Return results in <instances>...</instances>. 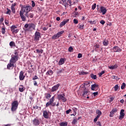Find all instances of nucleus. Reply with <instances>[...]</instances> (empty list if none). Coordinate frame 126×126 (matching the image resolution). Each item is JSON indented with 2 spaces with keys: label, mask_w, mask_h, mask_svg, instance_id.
Listing matches in <instances>:
<instances>
[{
  "label": "nucleus",
  "mask_w": 126,
  "mask_h": 126,
  "mask_svg": "<svg viewBox=\"0 0 126 126\" xmlns=\"http://www.w3.org/2000/svg\"><path fill=\"white\" fill-rule=\"evenodd\" d=\"M88 85V84L84 83L82 85V87L81 88V89L82 90V96L83 97H85V96H88V94H89V93L88 92V90L86 89V86Z\"/></svg>",
  "instance_id": "f257e3e1"
},
{
  "label": "nucleus",
  "mask_w": 126,
  "mask_h": 126,
  "mask_svg": "<svg viewBox=\"0 0 126 126\" xmlns=\"http://www.w3.org/2000/svg\"><path fill=\"white\" fill-rule=\"evenodd\" d=\"M11 105V111H12V112H15L18 107V101L17 100H15L12 103Z\"/></svg>",
  "instance_id": "f03ea898"
},
{
  "label": "nucleus",
  "mask_w": 126,
  "mask_h": 126,
  "mask_svg": "<svg viewBox=\"0 0 126 126\" xmlns=\"http://www.w3.org/2000/svg\"><path fill=\"white\" fill-rule=\"evenodd\" d=\"M30 10H31V6H27L22 7L20 11L25 13V12H26V13H28Z\"/></svg>",
  "instance_id": "7ed1b4c3"
},
{
  "label": "nucleus",
  "mask_w": 126,
  "mask_h": 126,
  "mask_svg": "<svg viewBox=\"0 0 126 126\" xmlns=\"http://www.w3.org/2000/svg\"><path fill=\"white\" fill-rule=\"evenodd\" d=\"M41 38V33L39 32H36L34 33V37L33 38L34 41L38 42Z\"/></svg>",
  "instance_id": "20e7f679"
},
{
  "label": "nucleus",
  "mask_w": 126,
  "mask_h": 126,
  "mask_svg": "<svg viewBox=\"0 0 126 126\" xmlns=\"http://www.w3.org/2000/svg\"><path fill=\"white\" fill-rule=\"evenodd\" d=\"M17 61H18V56L12 55L9 62L14 64L16 63V62H17Z\"/></svg>",
  "instance_id": "39448f33"
},
{
  "label": "nucleus",
  "mask_w": 126,
  "mask_h": 126,
  "mask_svg": "<svg viewBox=\"0 0 126 126\" xmlns=\"http://www.w3.org/2000/svg\"><path fill=\"white\" fill-rule=\"evenodd\" d=\"M60 86H61V84L60 83L54 85L51 88V92H57V91L59 90V87H60Z\"/></svg>",
  "instance_id": "423d86ee"
},
{
  "label": "nucleus",
  "mask_w": 126,
  "mask_h": 126,
  "mask_svg": "<svg viewBox=\"0 0 126 126\" xmlns=\"http://www.w3.org/2000/svg\"><path fill=\"white\" fill-rule=\"evenodd\" d=\"M13 67H16V65H14V63H12V62L9 61V63L7 65V69H12Z\"/></svg>",
  "instance_id": "0eeeda50"
},
{
  "label": "nucleus",
  "mask_w": 126,
  "mask_h": 126,
  "mask_svg": "<svg viewBox=\"0 0 126 126\" xmlns=\"http://www.w3.org/2000/svg\"><path fill=\"white\" fill-rule=\"evenodd\" d=\"M100 13H102V15H105L107 12V9L105 7L101 6L100 8Z\"/></svg>",
  "instance_id": "6e6552de"
},
{
  "label": "nucleus",
  "mask_w": 126,
  "mask_h": 126,
  "mask_svg": "<svg viewBox=\"0 0 126 126\" xmlns=\"http://www.w3.org/2000/svg\"><path fill=\"white\" fill-rule=\"evenodd\" d=\"M118 112V108H115L112 109V111L110 112L109 117L110 118H113L114 117V115L115 114V113H117Z\"/></svg>",
  "instance_id": "1a4fd4ad"
},
{
  "label": "nucleus",
  "mask_w": 126,
  "mask_h": 126,
  "mask_svg": "<svg viewBox=\"0 0 126 126\" xmlns=\"http://www.w3.org/2000/svg\"><path fill=\"white\" fill-rule=\"evenodd\" d=\"M55 98V96H53L50 99L49 101L46 103L45 107L46 108H48L49 106H52V103L54 102V99Z\"/></svg>",
  "instance_id": "9d476101"
},
{
  "label": "nucleus",
  "mask_w": 126,
  "mask_h": 126,
  "mask_svg": "<svg viewBox=\"0 0 126 126\" xmlns=\"http://www.w3.org/2000/svg\"><path fill=\"white\" fill-rule=\"evenodd\" d=\"M32 124L33 126H37L40 125V121L37 119V118H34L32 121Z\"/></svg>",
  "instance_id": "9b49d317"
},
{
  "label": "nucleus",
  "mask_w": 126,
  "mask_h": 126,
  "mask_svg": "<svg viewBox=\"0 0 126 126\" xmlns=\"http://www.w3.org/2000/svg\"><path fill=\"white\" fill-rule=\"evenodd\" d=\"M59 100H62L63 102H65L66 101V98L64 97V94H58V95Z\"/></svg>",
  "instance_id": "f8f14e48"
},
{
  "label": "nucleus",
  "mask_w": 126,
  "mask_h": 126,
  "mask_svg": "<svg viewBox=\"0 0 126 126\" xmlns=\"http://www.w3.org/2000/svg\"><path fill=\"white\" fill-rule=\"evenodd\" d=\"M25 78V75H24V72L23 71H21L19 74V80L21 81L24 80Z\"/></svg>",
  "instance_id": "ddd939ff"
},
{
  "label": "nucleus",
  "mask_w": 126,
  "mask_h": 126,
  "mask_svg": "<svg viewBox=\"0 0 126 126\" xmlns=\"http://www.w3.org/2000/svg\"><path fill=\"white\" fill-rule=\"evenodd\" d=\"M113 50V51L116 53H121V51H122V49L120 48V47H119L118 46H114Z\"/></svg>",
  "instance_id": "4468645a"
},
{
  "label": "nucleus",
  "mask_w": 126,
  "mask_h": 126,
  "mask_svg": "<svg viewBox=\"0 0 126 126\" xmlns=\"http://www.w3.org/2000/svg\"><path fill=\"white\" fill-rule=\"evenodd\" d=\"M24 12L22 11H20V16L22 20V21H25L26 20V17L24 16Z\"/></svg>",
  "instance_id": "2eb2a0df"
},
{
  "label": "nucleus",
  "mask_w": 126,
  "mask_h": 126,
  "mask_svg": "<svg viewBox=\"0 0 126 126\" xmlns=\"http://www.w3.org/2000/svg\"><path fill=\"white\" fill-rule=\"evenodd\" d=\"M68 21H69V19H67L62 22L60 24V27H63V26H64V25H65V24H66Z\"/></svg>",
  "instance_id": "dca6fc26"
},
{
  "label": "nucleus",
  "mask_w": 126,
  "mask_h": 126,
  "mask_svg": "<svg viewBox=\"0 0 126 126\" xmlns=\"http://www.w3.org/2000/svg\"><path fill=\"white\" fill-rule=\"evenodd\" d=\"M99 88V85L98 84H94L92 85L91 86V89L93 91H95L96 89H97V88Z\"/></svg>",
  "instance_id": "f3484780"
},
{
  "label": "nucleus",
  "mask_w": 126,
  "mask_h": 126,
  "mask_svg": "<svg viewBox=\"0 0 126 126\" xmlns=\"http://www.w3.org/2000/svg\"><path fill=\"white\" fill-rule=\"evenodd\" d=\"M43 116L45 119H49V114H48V112L46 110L43 111Z\"/></svg>",
  "instance_id": "a211bd4d"
},
{
  "label": "nucleus",
  "mask_w": 126,
  "mask_h": 126,
  "mask_svg": "<svg viewBox=\"0 0 126 126\" xmlns=\"http://www.w3.org/2000/svg\"><path fill=\"white\" fill-rule=\"evenodd\" d=\"M124 112H125V110L122 109L121 110L120 116V119H124V117H125V113H124Z\"/></svg>",
  "instance_id": "6ab92c4d"
},
{
  "label": "nucleus",
  "mask_w": 126,
  "mask_h": 126,
  "mask_svg": "<svg viewBox=\"0 0 126 126\" xmlns=\"http://www.w3.org/2000/svg\"><path fill=\"white\" fill-rule=\"evenodd\" d=\"M25 15L27 17V18H29V17H30V18H33V17H34V14L33 13H30L28 15V13H26Z\"/></svg>",
  "instance_id": "aec40b11"
},
{
  "label": "nucleus",
  "mask_w": 126,
  "mask_h": 126,
  "mask_svg": "<svg viewBox=\"0 0 126 126\" xmlns=\"http://www.w3.org/2000/svg\"><path fill=\"white\" fill-rule=\"evenodd\" d=\"M108 68L109 69H116V68H118V64H115L114 65L108 66Z\"/></svg>",
  "instance_id": "412c9836"
},
{
  "label": "nucleus",
  "mask_w": 126,
  "mask_h": 126,
  "mask_svg": "<svg viewBox=\"0 0 126 126\" xmlns=\"http://www.w3.org/2000/svg\"><path fill=\"white\" fill-rule=\"evenodd\" d=\"M20 92H23L25 90V87L23 85H20L19 87Z\"/></svg>",
  "instance_id": "4be33fe9"
},
{
  "label": "nucleus",
  "mask_w": 126,
  "mask_h": 126,
  "mask_svg": "<svg viewBox=\"0 0 126 126\" xmlns=\"http://www.w3.org/2000/svg\"><path fill=\"white\" fill-rule=\"evenodd\" d=\"M63 63H64V59L61 58L59 62V65H62L63 64Z\"/></svg>",
  "instance_id": "5701e85b"
},
{
  "label": "nucleus",
  "mask_w": 126,
  "mask_h": 126,
  "mask_svg": "<svg viewBox=\"0 0 126 126\" xmlns=\"http://www.w3.org/2000/svg\"><path fill=\"white\" fill-rule=\"evenodd\" d=\"M46 75H53L54 72L52 70H49L46 73Z\"/></svg>",
  "instance_id": "b1692460"
},
{
  "label": "nucleus",
  "mask_w": 126,
  "mask_h": 126,
  "mask_svg": "<svg viewBox=\"0 0 126 126\" xmlns=\"http://www.w3.org/2000/svg\"><path fill=\"white\" fill-rule=\"evenodd\" d=\"M103 45L104 46H108L109 45V41L108 39H104V40L102 42Z\"/></svg>",
  "instance_id": "393cba45"
},
{
  "label": "nucleus",
  "mask_w": 126,
  "mask_h": 126,
  "mask_svg": "<svg viewBox=\"0 0 126 126\" xmlns=\"http://www.w3.org/2000/svg\"><path fill=\"white\" fill-rule=\"evenodd\" d=\"M78 29H80V30H82V29H84V25L79 24V25H78Z\"/></svg>",
  "instance_id": "a878e982"
},
{
  "label": "nucleus",
  "mask_w": 126,
  "mask_h": 126,
  "mask_svg": "<svg viewBox=\"0 0 126 126\" xmlns=\"http://www.w3.org/2000/svg\"><path fill=\"white\" fill-rule=\"evenodd\" d=\"M35 25L34 24H29V28L30 29H31V28H32V29H33V30H35Z\"/></svg>",
  "instance_id": "bb28decb"
},
{
  "label": "nucleus",
  "mask_w": 126,
  "mask_h": 126,
  "mask_svg": "<svg viewBox=\"0 0 126 126\" xmlns=\"http://www.w3.org/2000/svg\"><path fill=\"white\" fill-rule=\"evenodd\" d=\"M60 126H67V122H61L59 124Z\"/></svg>",
  "instance_id": "cd10ccee"
},
{
  "label": "nucleus",
  "mask_w": 126,
  "mask_h": 126,
  "mask_svg": "<svg viewBox=\"0 0 126 126\" xmlns=\"http://www.w3.org/2000/svg\"><path fill=\"white\" fill-rule=\"evenodd\" d=\"M76 123H77V118H76V117H74L72 122V125H75Z\"/></svg>",
  "instance_id": "c85d7f7f"
},
{
  "label": "nucleus",
  "mask_w": 126,
  "mask_h": 126,
  "mask_svg": "<svg viewBox=\"0 0 126 126\" xmlns=\"http://www.w3.org/2000/svg\"><path fill=\"white\" fill-rule=\"evenodd\" d=\"M16 28H17V27L15 26V25H13L10 27V29L12 33V30H14V31H15V30H16Z\"/></svg>",
  "instance_id": "c756f323"
},
{
  "label": "nucleus",
  "mask_w": 126,
  "mask_h": 126,
  "mask_svg": "<svg viewBox=\"0 0 126 126\" xmlns=\"http://www.w3.org/2000/svg\"><path fill=\"white\" fill-rule=\"evenodd\" d=\"M91 78H92V79H97V75H94L93 74H91L90 75Z\"/></svg>",
  "instance_id": "7c9ffc66"
},
{
  "label": "nucleus",
  "mask_w": 126,
  "mask_h": 126,
  "mask_svg": "<svg viewBox=\"0 0 126 126\" xmlns=\"http://www.w3.org/2000/svg\"><path fill=\"white\" fill-rule=\"evenodd\" d=\"M64 71V69H59L58 71L57 72V74H61V73H63V72Z\"/></svg>",
  "instance_id": "2f4dec72"
},
{
  "label": "nucleus",
  "mask_w": 126,
  "mask_h": 126,
  "mask_svg": "<svg viewBox=\"0 0 126 126\" xmlns=\"http://www.w3.org/2000/svg\"><path fill=\"white\" fill-rule=\"evenodd\" d=\"M63 33H64V31H61V32H58L57 33V35H58V37H61V36H62V34H63Z\"/></svg>",
  "instance_id": "473e14b6"
},
{
  "label": "nucleus",
  "mask_w": 126,
  "mask_h": 126,
  "mask_svg": "<svg viewBox=\"0 0 126 126\" xmlns=\"http://www.w3.org/2000/svg\"><path fill=\"white\" fill-rule=\"evenodd\" d=\"M45 96L46 99H50V98L51 97V95L50 94H45Z\"/></svg>",
  "instance_id": "72a5a7b5"
},
{
  "label": "nucleus",
  "mask_w": 126,
  "mask_h": 126,
  "mask_svg": "<svg viewBox=\"0 0 126 126\" xmlns=\"http://www.w3.org/2000/svg\"><path fill=\"white\" fill-rule=\"evenodd\" d=\"M36 51L37 54H43V52H44V50L42 49H36Z\"/></svg>",
  "instance_id": "f704fd0d"
},
{
  "label": "nucleus",
  "mask_w": 126,
  "mask_h": 126,
  "mask_svg": "<svg viewBox=\"0 0 126 126\" xmlns=\"http://www.w3.org/2000/svg\"><path fill=\"white\" fill-rule=\"evenodd\" d=\"M58 38H59V37L57 34H56L52 37V39L56 40V39H58Z\"/></svg>",
  "instance_id": "c9c22d12"
},
{
  "label": "nucleus",
  "mask_w": 126,
  "mask_h": 126,
  "mask_svg": "<svg viewBox=\"0 0 126 126\" xmlns=\"http://www.w3.org/2000/svg\"><path fill=\"white\" fill-rule=\"evenodd\" d=\"M63 4L65 6V7L67 6V2H66V0H64L63 1Z\"/></svg>",
  "instance_id": "e433bc0d"
},
{
  "label": "nucleus",
  "mask_w": 126,
  "mask_h": 126,
  "mask_svg": "<svg viewBox=\"0 0 126 126\" xmlns=\"http://www.w3.org/2000/svg\"><path fill=\"white\" fill-rule=\"evenodd\" d=\"M9 45L10 47H15V43L13 41H11L9 43Z\"/></svg>",
  "instance_id": "4c0bfd02"
},
{
  "label": "nucleus",
  "mask_w": 126,
  "mask_h": 126,
  "mask_svg": "<svg viewBox=\"0 0 126 126\" xmlns=\"http://www.w3.org/2000/svg\"><path fill=\"white\" fill-rule=\"evenodd\" d=\"M67 6L69 5V6H71L72 5L71 0H67Z\"/></svg>",
  "instance_id": "58836bf2"
},
{
  "label": "nucleus",
  "mask_w": 126,
  "mask_h": 126,
  "mask_svg": "<svg viewBox=\"0 0 126 126\" xmlns=\"http://www.w3.org/2000/svg\"><path fill=\"white\" fill-rule=\"evenodd\" d=\"M80 74L81 75H85L86 74H88V72H84V71H82L80 73Z\"/></svg>",
  "instance_id": "ea45409f"
},
{
  "label": "nucleus",
  "mask_w": 126,
  "mask_h": 126,
  "mask_svg": "<svg viewBox=\"0 0 126 126\" xmlns=\"http://www.w3.org/2000/svg\"><path fill=\"white\" fill-rule=\"evenodd\" d=\"M10 13H11V10L8 9V8H7V11L6 12V14H9V15H10Z\"/></svg>",
  "instance_id": "a19ab883"
},
{
  "label": "nucleus",
  "mask_w": 126,
  "mask_h": 126,
  "mask_svg": "<svg viewBox=\"0 0 126 126\" xmlns=\"http://www.w3.org/2000/svg\"><path fill=\"white\" fill-rule=\"evenodd\" d=\"M96 113L97 114V115H98V116H101V115H102V112H101V111H100L99 110H97L96 111Z\"/></svg>",
  "instance_id": "79ce46f5"
},
{
  "label": "nucleus",
  "mask_w": 126,
  "mask_h": 126,
  "mask_svg": "<svg viewBox=\"0 0 126 126\" xmlns=\"http://www.w3.org/2000/svg\"><path fill=\"white\" fill-rule=\"evenodd\" d=\"M19 31V30H18V29H16L15 31L13 30H12V33L13 34H16V33H18Z\"/></svg>",
  "instance_id": "37998d69"
},
{
  "label": "nucleus",
  "mask_w": 126,
  "mask_h": 126,
  "mask_svg": "<svg viewBox=\"0 0 126 126\" xmlns=\"http://www.w3.org/2000/svg\"><path fill=\"white\" fill-rule=\"evenodd\" d=\"M1 33L2 34H5V27H3L1 29Z\"/></svg>",
  "instance_id": "c03bdc74"
},
{
  "label": "nucleus",
  "mask_w": 126,
  "mask_h": 126,
  "mask_svg": "<svg viewBox=\"0 0 126 126\" xmlns=\"http://www.w3.org/2000/svg\"><path fill=\"white\" fill-rule=\"evenodd\" d=\"M104 73H105V70L102 71L100 73H99L98 74L99 77H101V76H102Z\"/></svg>",
  "instance_id": "a18cd8bd"
},
{
  "label": "nucleus",
  "mask_w": 126,
  "mask_h": 126,
  "mask_svg": "<svg viewBox=\"0 0 126 126\" xmlns=\"http://www.w3.org/2000/svg\"><path fill=\"white\" fill-rule=\"evenodd\" d=\"M72 110H73L74 113H75V114H77L76 112H77V108H76L75 107H73Z\"/></svg>",
  "instance_id": "49530a36"
},
{
  "label": "nucleus",
  "mask_w": 126,
  "mask_h": 126,
  "mask_svg": "<svg viewBox=\"0 0 126 126\" xmlns=\"http://www.w3.org/2000/svg\"><path fill=\"white\" fill-rule=\"evenodd\" d=\"M14 55H13V56H16L17 57H18V50H16L15 51Z\"/></svg>",
  "instance_id": "de8ad7c7"
},
{
  "label": "nucleus",
  "mask_w": 126,
  "mask_h": 126,
  "mask_svg": "<svg viewBox=\"0 0 126 126\" xmlns=\"http://www.w3.org/2000/svg\"><path fill=\"white\" fill-rule=\"evenodd\" d=\"M125 87H126V83H123L122 85L121 86V89H125Z\"/></svg>",
  "instance_id": "09e8293b"
},
{
  "label": "nucleus",
  "mask_w": 126,
  "mask_h": 126,
  "mask_svg": "<svg viewBox=\"0 0 126 126\" xmlns=\"http://www.w3.org/2000/svg\"><path fill=\"white\" fill-rule=\"evenodd\" d=\"M95 8H96V3H94L92 6V9H93V10H94V9H95Z\"/></svg>",
  "instance_id": "8fccbe9b"
},
{
  "label": "nucleus",
  "mask_w": 126,
  "mask_h": 126,
  "mask_svg": "<svg viewBox=\"0 0 126 126\" xmlns=\"http://www.w3.org/2000/svg\"><path fill=\"white\" fill-rule=\"evenodd\" d=\"M11 9L12 12L13 13H15V7H11Z\"/></svg>",
  "instance_id": "3c124183"
},
{
  "label": "nucleus",
  "mask_w": 126,
  "mask_h": 126,
  "mask_svg": "<svg viewBox=\"0 0 126 126\" xmlns=\"http://www.w3.org/2000/svg\"><path fill=\"white\" fill-rule=\"evenodd\" d=\"M3 20H4V18L3 17H1V18H0V24H1V23H2Z\"/></svg>",
  "instance_id": "603ef678"
},
{
  "label": "nucleus",
  "mask_w": 126,
  "mask_h": 126,
  "mask_svg": "<svg viewBox=\"0 0 126 126\" xmlns=\"http://www.w3.org/2000/svg\"><path fill=\"white\" fill-rule=\"evenodd\" d=\"M115 91H117L119 89V85H116L114 87Z\"/></svg>",
  "instance_id": "864d4df0"
},
{
  "label": "nucleus",
  "mask_w": 126,
  "mask_h": 126,
  "mask_svg": "<svg viewBox=\"0 0 126 126\" xmlns=\"http://www.w3.org/2000/svg\"><path fill=\"white\" fill-rule=\"evenodd\" d=\"M73 22H74V24H77L78 23V20L76 19H74L73 20Z\"/></svg>",
  "instance_id": "5fc2aeb1"
},
{
  "label": "nucleus",
  "mask_w": 126,
  "mask_h": 126,
  "mask_svg": "<svg viewBox=\"0 0 126 126\" xmlns=\"http://www.w3.org/2000/svg\"><path fill=\"white\" fill-rule=\"evenodd\" d=\"M68 51L69 52H72L73 51V48L71 46L69 47L68 49Z\"/></svg>",
  "instance_id": "6e6d98bb"
},
{
  "label": "nucleus",
  "mask_w": 126,
  "mask_h": 126,
  "mask_svg": "<svg viewBox=\"0 0 126 126\" xmlns=\"http://www.w3.org/2000/svg\"><path fill=\"white\" fill-rule=\"evenodd\" d=\"M105 23H106V22H105V21H104L103 20H101V21H100V23L101 24H102V25H104V24H105Z\"/></svg>",
  "instance_id": "4d7b16f0"
},
{
  "label": "nucleus",
  "mask_w": 126,
  "mask_h": 126,
  "mask_svg": "<svg viewBox=\"0 0 126 126\" xmlns=\"http://www.w3.org/2000/svg\"><path fill=\"white\" fill-rule=\"evenodd\" d=\"M36 79H38V76L37 75H35L32 78V80H36Z\"/></svg>",
  "instance_id": "13d9d810"
},
{
  "label": "nucleus",
  "mask_w": 126,
  "mask_h": 126,
  "mask_svg": "<svg viewBox=\"0 0 126 126\" xmlns=\"http://www.w3.org/2000/svg\"><path fill=\"white\" fill-rule=\"evenodd\" d=\"M94 48L95 49H99V48H100V45L99 44H96L94 46Z\"/></svg>",
  "instance_id": "bf43d9fd"
},
{
  "label": "nucleus",
  "mask_w": 126,
  "mask_h": 126,
  "mask_svg": "<svg viewBox=\"0 0 126 126\" xmlns=\"http://www.w3.org/2000/svg\"><path fill=\"white\" fill-rule=\"evenodd\" d=\"M32 7H34L35 6V2H34L33 0H32Z\"/></svg>",
  "instance_id": "052dcab7"
},
{
  "label": "nucleus",
  "mask_w": 126,
  "mask_h": 126,
  "mask_svg": "<svg viewBox=\"0 0 126 126\" xmlns=\"http://www.w3.org/2000/svg\"><path fill=\"white\" fill-rule=\"evenodd\" d=\"M71 111V109H69L68 110H67V111H66V115H68V114H69V112Z\"/></svg>",
  "instance_id": "680f3d73"
},
{
  "label": "nucleus",
  "mask_w": 126,
  "mask_h": 126,
  "mask_svg": "<svg viewBox=\"0 0 126 126\" xmlns=\"http://www.w3.org/2000/svg\"><path fill=\"white\" fill-rule=\"evenodd\" d=\"M33 85H34V86H38V84L36 81H33Z\"/></svg>",
  "instance_id": "e2e57ef3"
},
{
  "label": "nucleus",
  "mask_w": 126,
  "mask_h": 126,
  "mask_svg": "<svg viewBox=\"0 0 126 126\" xmlns=\"http://www.w3.org/2000/svg\"><path fill=\"white\" fill-rule=\"evenodd\" d=\"M90 24H95L96 22H95V21H90Z\"/></svg>",
  "instance_id": "0e129e2a"
},
{
  "label": "nucleus",
  "mask_w": 126,
  "mask_h": 126,
  "mask_svg": "<svg viewBox=\"0 0 126 126\" xmlns=\"http://www.w3.org/2000/svg\"><path fill=\"white\" fill-rule=\"evenodd\" d=\"M80 58H82V54L79 53L78 55V58L80 59Z\"/></svg>",
  "instance_id": "69168bd1"
},
{
  "label": "nucleus",
  "mask_w": 126,
  "mask_h": 126,
  "mask_svg": "<svg viewBox=\"0 0 126 126\" xmlns=\"http://www.w3.org/2000/svg\"><path fill=\"white\" fill-rule=\"evenodd\" d=\"M16 6V3H14L12 4L11 7H15Z\"/></svg>",
  "instance_id": "338daca9"
},
{
  "label": "nucleus",
  "mask_w": 126,
  "mask_h": 126,
  "mask_svg": "<svg viewBox=\"0 0 126 126\" xmlns=\"http://www.w3.org/2000/svg\"><path fill=\"white\" fill-rule=\"evenodd\" d=\"M24 27L25 28H27L28 27L29 28V24H26V25H25Z\"/></svg>",
  "instance_id": "774afa93"
}]
</instances>
